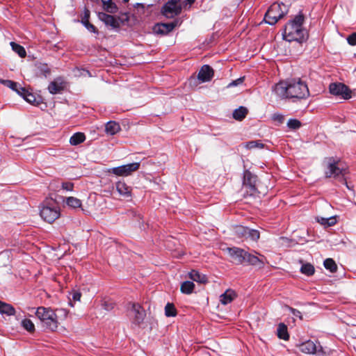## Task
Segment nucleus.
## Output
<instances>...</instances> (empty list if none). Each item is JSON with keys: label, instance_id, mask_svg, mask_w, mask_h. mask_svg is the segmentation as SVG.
Instances as JSON below:
<instances>
[{"label": "nucleus", "instance_id": "1", "mask_svg": "<svg viewBox=\"0 0 356 356\" xmlns=\"http://www.w3.org/2000/svg\"><path fill=\"white\" fill-rule=\"evenodd\" d=\"M275 92L282 99H290L293 102L306 99L309 96L307 85L300 79L280 81L275 86Z\"/></svg>", "mask_w": 356, "mask_h": 356}, {"label": "nucleus", "instance_id": "2", "mask_svg": "<svg viewBox=\"0 0 356 356\" xmlns=\"http://www.w3.org/2000/svg\"><path fill=\"white\" fill-rule=\"evenodd\" d=\"M305 16L300 13L295 17L289 21L284 27L283 38L284 40L292 42L297 41L302 42L307 38V30L303 28Z\"/></svg>", "mask_w": 356, "mask_h": 356}, {"label": "nucleus", "instance_id": "3", "mask_svg": "<svg viewBox=\"0 0 356 356\" xmlns=\"http://www.w3.org/2000/svg\"><path fill=\"white\" fill-rule=\"evenodd\" d=\"M346 174V169L341 166L339 159L337 160L334 157H329L326 159L325 177L326 178L333 177L337 179L350 189L345 177Z\"/></svg>", "mask_w": 356, "mask_h": 356}, {"label": "nucleus", "instance_id": "4", "mask_svg": "<svg viewBox=\"0 0 356 356\" xmlns=\"http://www.w3.org/2000/svg\"><path fill=\"white\" fill-rule=\"evenodd\" d=\"M60 214V207L57 196L47 198L42 203L40 209V215L41 218L49 223L56 220Z\"/></svg>", "mask_w": 356, "mask_h": 356}, {"label": "nucleus", "instance_id": "5", "mask_svg": "<svg viewBox=\"0 0 356 356\" xmlns=\"http://www.w3.org/2000/svg\"><path fill=\"white\" fill-rule=\"evenodd\" d=\"M287 13L286 6L284 3H273L264 16L266 23L270 25L275 24L277 21L282 19Z\"/></svg>", "mask_w": 356, "mask_h": 356}, {"label": "nucleus", "instance_id": "6", "mask_svg": "<svg viewBox=\"0 0 356 356\" xmlns=\"http://www.w3.org/2000/svg\"><path fill=\"white\" fill-rule=\"evenodd\" d=\"M127 309L132 314L131 319L132 325L140 327L146 316L145 310L139 303L133 302L127 303Z\"/></svg>", "mask_w": 356, "mask_h": 356}, {"label": "nucleus", "instance_id": "7", "mask_svg": "<svg viewBox=\"0 0 356 356\" xmlns=\"http://www.w3.org/2000/svg\"><path fill=\"white\" fill-rule=\"evenodd\" d=\"M257 177L246 170L243 172V188L245 190L244 197L255 196L259 193L256 187Z\"/></svg>", "mask_w": 356, "mask_h": 356}, {"label": "nucleus", "instance_id": "8", "mask_svg": "<svg viewBox=\"0 0 356 356\" xmlns=\"http://www.w3.org/2000/svg\"><path fill=\"white\" fill-rule=\"evenodd\" d=\"M330 94L340 97L343 99H349L352 97V91L342 83H332L329 86Z\"/></svg>", "mask_w": 356, "mask_h": 356}, {"label": "nucleus", "instance_id": "9", "mask_svg": "<svg viewBox=\"0 0 356 356\" xmlns=\"http://www.w3.org/2000/svg\"><path fill=\"white\" fill-rule=\"evenodd\" d=\"M140 163H132L111 169V172L118 176H128L138 170Z\"/></svg>", "mask_w": 356, "mask_h": 356}, {"label": "nucleus", "instance_id": "10", "mask_svg": "<svg viewBox=\"0 0 356 356\" xmlns=\"http://www.w3.org/2000/svg\"><path fill=\"white\" fill-rule=\"evenodd\" d=\"M67 87V82L63 77L58 76L48 86V90L52 95L62 93Z\"/></svg>", "mask_w": 356, "mask_h": 356}, {"label": "nucleus", "instance_id": "11", "mask_svg": "<svg viewBox=\"0 0 356 356\" xmlns=\"http://www.w3.org/2000/svg\"><path fill=\"white\" fill-rule=\"evenodd\" d=\"M226 250L235 264H242L245 262L247 253L245 250L237 247H232L227 248Z\"/></svg>", "mask_w": 356, "mask_h": 356}, {"label": "nucleus", "instance_id": "12", "mask_svg": "<svg viewBox=\"0 0 356 356\" xmlns=\"http://www.w3.org/2000/svg\"><path fill=\"white\" fill-rule=\"evenodd\" d=\"M181 6H176L166 2L161 8V13L166 18H173L181 13Z\"/></svg>", "mask_w": 356, "mask_h": 356}, {"label": "nucleus", "instance_id": "13", "mask_svg": "<svg viewBox=\"0 0 356 356\" xmlns=\"http://www.w3.org/2000/svg\"><path fill=\"white\" fill-rule=\"evenodd\" d=\"M178 25V20L170 23H157L154 25L153 31L159 35H167Z\"/></svg>", "mask_w": 356, "mask_h": 356}, {"label": "nucleus", "instance_id": "14", "mask_svg": "<svg viewBox=\"0 0 356 356\" xmlns=\"http://www.w3.org/2000/svg\"><path fill=\"white\" fill-rule=\"evenodd\" d=\"M318 343V346H317L316 343H314V341L308 340L300 344V350L305 354H315L317 352L323 351L322 346L320 345L319 343Z\"/></svg>", "mask_w": 356, "mask_h": 356}, {"label": "nucleus", "instance_id": "15", "mask_svg": "<svg viewBox=\"0 0 356 356\" xmlns=\"http://www.w3.org/2000/svg\"><path fill=\"white\" fill-rule=\"evenodd\" d=\"M256 253L259 255V257L247 252L245 262H247L250 265L263 267L266 261V259L264 255L260 254L258 252Z\"/></svg>", "mask_w": 356, "mask_h": 356}, {"label": "nucleus", "instance_id": "16", "mask_svg": "<svg viewBox=\"0 0 356 356\" xmlns=\"http://www.w3.org/2000/svg\"><path fill=\"white\" fill-rule=\"evenodd\" d=\"M213 70L209 65H203L198 72L197 78L201 82H207L211 81L213 76Z\"/></svg>", "mask_w": 356, "mask_h": 356}, {"label": "nucleus", "instance_id": "17", "mask_svg": "<svg viewBox=\"0 0 356 356\" xmlns=\"http://www.w3.org/2000/svg\"><path fill=\"white\" fill-rule=\"evenodd\" d=\"M98 17L99 19L106 26H110L113 29H118L120 27L119 22L111 15H108L105 13H99Z\"/></svg>", "mask_w": 356, "mask_h": 356}, {"label": "nucleus", "instance_id": "18", "mask_svg": "<svg viewBox=\"0 0 356 356\" xmlns=\"http://www.w3.org/2000/svg\"><path fill=\"white\" fill-rule=\"evenodd\" d=\"M116 190L124 198L131 197L132 189L124 181H119L116 183Z\"/></svg>", "mask_w": 356, "mask_h": 356}, {"label": "nucleus", "instance_id": "19", "mask_svg": "<svg viewBox=\"0 0 356 356\" xmlns=\"http://www.w3.org/2000/svg\"><path fill=\"white\" fill-rule=\"evenodd\" d=\"M35 315L42 323L50 316H54V311L45 307H38L35 312Z\"/></svg>", "mask_w": 356, "mask_h": 356}, {"label": "nucleus", "instance_id": "20", "mask_svg": "<svg viewBox=\"0 0 356 356\" xmlns=\"http://www.w3.org/2000/svg\"><path fill=\"white\" fill-rule=\"evenodd\" d=\"M188 277L193 281L200 284H206L208 282V279L207 276L204 274H202L199 271L195 270H192L188 273Z\"/></svg>", "mask_w": 356, "mask_h": 356}, {"label": "nucleus", "instance_id": "21", "mask_svg": "<svg viewBox=\"0 0 356 356\" xmlns=\"http://www.w3.org/2000/svg\"><path fill=\"white\" fill-rule=\"evenodd\" d=\"M36 74L38 76L47 78L51 74V70L46 63H39L35 65Z\"/></svg>", "mask_w": 356, "mask_h": 356}, {"label": "nucleus", "instance_id": "22", "mask_svg": "<svg viewBox=\"0 0 356 356\" xmlns=\"http://www.w3.org/2000/svg\"><path fill=\"white\" fill-rule=\"evenodd\" d=\"M2 84L5 86L15 91L18 95H21V92H24V88H22L18 83L11 80H1Z\"/></svg>", "mask_w": 356, "mask_h": 356}, {"label": "nucleus", "instance_id": "23", "mask_svg": "<svg viewBox=\"0 0 356 356\" xmlns=\"http://www.w3.org/2000/svg\"><path fill=\"white\" fill-rule=\"evenodd\" d=\"M74 209L76 211H84V209L82 207L81 201L74 197H68V209Z\"/></svg>", "mask_w": 356, "mask_h": 356}, {"label": "nucleus", "instance_id": "24", "mask_svg": "<svg viewBox=\"0 0 356 356\" xmlns=\"http://www.w3.org/2000/svg\"><path fill=\"white\" fill-rule=\"evenodd\" d=\"M236 296V293L233 290L228 289L220 296V301L222 305H227L234 300Z\"/></svg>", "mask_w": 356, "mask_h": 356}, {"label": "nucleus", "instance_id": "25", "mask_svg": "<svg viewBox=\"0 0 356 356\" xmlns=\"http://www.w3.org/2000/svg\"><path fill=\"white\" fill-rule=\"evenodd\" d=\"M248 110L245 106H240L233 111V118L237 121H242L248 115Z\"/></svg>", "mask_w": 356, "mask_h": 356}, {"label": "nucleus", "instance_id": "26", "mask_svg": "<svg viewBox=\"0 0 356 356\" xmlns=\"http://www.w3.org/2000/svg\"><path fill=\"white\" fill-rule=\"evenodd\" d=\"M0 314L14 316L15 314V309L11 305L0 300Z\"/></svg>", "mask_w": 356, "mask_h": 356}, {"label": "nucleus", "instance_id": "27", "mask_svg": "<svg viewBox=\"0 0 356 356\" xmlns=\"http://www.w3.org/2000/svg\"><path fill=\"white\" fill-rule=\"evenodd\" d=\"M86 140V136L82 132L74 134L70 138V143L72 145H78Z\"/></svg>", "mask_w": 356, "mask_h": 356}, {"label": "nucleus", "instance_id": "28", "mask_svg": "<svg viewBox=\"0 0 356 356\" xmlns=\"http://www.w3.org/2000/svg\"><path fill=\"white\" fill-rule=\"evenodd\" d=\"M42 323L43 326L45 327L47 329H49L52 331L55 330L57 327L56 315L55 312H54L53 316H50V318H48L47 320L42 322Z\"/></svg>", "mask_w": 356, "mask_h": 356}, {"label": "nucleus", "instance_id": "29", "mask_svg": "<svg viewBox=\"0 0 356 356\" xmlns=\"http://www.w3.org/2000/svg\"><path fill=\"white\" fill-rule=\"evenodd\" d=\"M42 323L43 326L45 327L47 329H49L52 331L55 330L57 327L56 315L55 312H54L53 316H50V318H48L47 320L42 322Z\"/></svg>", "mask_w": 356, "mask_h": 356}, {"label": "nucleus", "instance_id": "30", "mask_svg": "<svg viewBox=\"0 0 356 356\" xmlns=\"http://www.w3.org/2000/svg\"><path fill=\"white\" fill-rule=\"evenodd\" d=\"M104 9L109 13L114 14L117 13L118 8L115 3L112 1V0H102Z\"/></svg>", "mask_w": 356, "mask_h": 356}, {"label": "nucleus", "instance_id": "31", "mask_svg": "<svg viewBox=\"0 0 356 356\" xmlns=\"http://www.w3.org/2000/svg\"><path fill=\"white\" fill-rule=\"evenodd\" d=\"M105 130L107 134L114 135L120 130V127L118 123L110 121L106 123Z\"/></svg>", "mask_w": 356, "mask_h": 356}, {"label": "nucleus", "instance_id": "32", "mask_svg": "<svg viewBox=\"0 0 356 356\" xmlns=\"http://www.w3.org/2000/svg\"><path fill=\"white\" fill-rule=\"evenodd\" d=\"M248 228L242 225H235L233 227L234 233L239 238H247Z\"/></svg>", "mask_w": 356, "mask_h": 356}, {"label": "nucleus", "instance_id": "33", "mask_svg": "<svg viewBox=\"0 0 356 356\" xmlns=\"http://www.w3.org/2000/svg\"><path fill=\"white\" fill-rule=\"evenodd\" d=\"M316 220L324 227H331L337 223V219L334 216L330 218L317 217Z\"/></svg>", "mask_w": 356, "mask_h": 356}, {"label": "nucleus", "instance_id": "34", "mask_svg": "<svg viewBox=\"0 0 356 356\" xmlns=\"http://www.w3.org/2000/svg\"><path fill=\"white\" fill-rule=\"evenodd\" d=\"M277 337L280 339L284 340H288L289 339V334L288 333L287 327L284 323H280L277 327Z\"/></svg>", "mask_w": 356, "mask_h": 356}, {"label": "nucleus", "instance_id": "35", "mask_svg": "<svg viewBox=\"0 0 356 356\" xmlns=\"http://www.w3.org/2000/svg\"><path fill=\"white\" fill-rule=\"evenodd\" d=\"M195 284L193 282L185 281L181 284L180 290L182 293L191 294L193 292Z\"/></svg>", "mask_w": 356, "mask_h": 356}, {"label": "nucleus", "instance_id": "36", "mask_svg": "<svg viewBox=\"0 0 356 356\" xmlns=\"http://www.w3.org/2000/svg\"><path fill=\"white\" fill-rule=\"evenodd\" d=\"M89 17V11L87 10L85 13L84 17L82 19L81 22L85 26V27L90 31L94 33H98L97 29L88 21Z\"/></svg>", "mask_w": 356, "mask_h": 356}, {"label": "nucleus", "instance_id": "37", "mask_svg": "<svg viewBox=\"0 0 356 356\" xmlns=\"http://www.w3.org/2000/svg\"><path fill=\"white\" fill-rule=\"evenodd\" d=\"M10 45L11 46L12 49L17 54L19 57L24 58L26 56V52L24 47L15 43V42H10Z\"/></svg>", "mask_w": 356, "mask_h": 356}, {"label": "nucleus", "instance_id": "38", "mask_svg": "<svg viewBox=\"0 0 356 356\" xmlns=\"http://www.w3.org/2000/svg\"><path fill=\"white\" fill-rule=\"evenodd\" d=\"M324 266L327 270H329L331 273H334L337 270V266L335 261L330 258L326 259L324 261Z\"/></svg>", "mask_w": 356, "mask_h": 356}, {"label": "nucleus", "instance_id": "39", "mask_svg": "<svg viewBox=\"0 0 356 356\" xmlns=\"http://www.w3.org/2000/svg\"><path fill=\"white\" fill-rule=\"evenodd\" d=\"M300 271L302 273H303L307 276H310L314 273L315 270H314V266L312 265L311 264L308 263V264H303L301 266Z\"/></svg>", "mask_w": 356, "mask_h": 356}, {"label": "nucleus", "instance_id": "40", "mask_svg": "<svg viewBox=\"0 0 356 356\" xmlns=\"http://www.w3.org/2000/svg\"><path fill=\"white\" fill-rule=\"evenodd\" d=\"M165 314L168 317L175 316L177 315V309L172 303H167L165 307Z\"/></svg>", "mask_w": 356, "mask_h": 356}, {"label": "nucleus", "instance_id": "41", "mask_svg": "<svg viewBox=\"0 0 356 356\" xmlns=\"http://www.w3.org/2000/svg\"><path fill=\"white\" fill-rule=\"evenodd\" d=\"M21 325L23 328L29 332H33L35 330V326L33 322L27 318H25L22 321Z\"/></svg>", "mask_w": 356, "mask_h": 356}, {"label": "nucleus", "instance_id": "42", "mask_svg": "<svg viewBox=\"0 0 356 356\" xmlns=\"http://www.w3.org/2000/svg\"><path fill=\"white\" fill-rule=\"evenodd\" d=\"M20 96L29 103L33 104L36 101L35 97L32 93L28 92L25 88L24 92H21Z\"/></svg>", "mask_w": 356, "mask_h": 356}, {"label": "nucleus", "instance_id": "43", "mask_svg": "<svg viewBox=\"0 0 356 356\" xmlns=\"http://www.w3.org/2000/svg\"><path fill=\"white\" fill-rule=\"evenodd\" d=\"M260 237L259 232L257 229H250L248 228L247 232V238H250L252 241H257Z\"/></svg>", "mask_w": 356, "mask_h": 356}, {"label": "nucleus", "instance_id": "44", "mask_svg": "<svg viewBox=\"0 0 356 356\" xmlns=\"http://www.w3.org/2000/svg\"><path fill=\"white\" fill-rule=\"evenodd\" d=\"M301 122L297 119H289L287 122V126L291 129H298L301 127Z\"/></svg>", "mask_w": 356, "mask_h": 356}, {"label": "nucleus", "instance_id": "45", "mask_svg": "<svg viewBox=\"0 0 356 356\" xmlns=\"http://www.w3.org/2000/svg\"><path fill=\"white\" fill-rule=\"evenodd\" d=\"M115 302L111 300H104L102 302V307L106 311H111L115 307Z\"/></svg>", "mask_w": 356, "mask_h": 356}, {"label": "nucleus", "instance_id": "46", "mask_svg": "<svg viewBox=\"0 0 356 356\" xmlns=\"http://www.w3.org/2000/svg\"><path fill=\"white\" fill-rule=\"evenodd\" d=\"M263 147L264 144L255 140L250 141L246 145V147L248 149H252L255 147L262 148Z\"/></svg>", "mask_w": 356, "mask_h": 356}, {"label": "nucleus", "instance_id": "47", "mask_svg": "<svg viewBox=\"0 0 356 356\" xmlns=\"http://www.w3.org/2000/svg\"><path fill=\"white\" fill-rule=\"evenodd\" d=\"M72 72L75 76H86L89 73L88 71L79 68H74Z\"/></svg>", "mask_w": 356, "mask_h": 356}, {"label": "nucleus", "instance_id": "48", "mask_svg": "<svg viewBox=\"0 0 356 356\" xmlns=\"http://www.w3.org/2000/svg\"><path fill=\"white\" fill-rule=\"evenodd\" d=\"M347 42L351 46L356 45V32H354L347 37Z\"/></svg>", "mask_w": 356, "mask_h": 356}, {"label": "nucleus", "instance_id": "49", "mask_svg": "<svg viewBox=\"0 0 356 356\" xmlns=\"http://www.w3.org/2000/svg\"><path fill=\"white\" fill-rule=\"evenodd\" d=\"M272 119L279 124H282L284 120V116L280 113H274L272 116Z\"/></svg>", "mask_w": 356, "mask_h": 356}, {"label": "nucleus", "instance_id": "50", "mask_svg": "<svg viewBox=\"0 0 356 356\" xmlns=\"http://www.w3.org/2000/svg\"><path fill=\"white\" fill-rule=\"evenodd\" d=\"M244 77H240L234 81H232L231 83H229V85L227 86L228 88H230V87H234V86H238L240 84H241L243 81H244Z\"/></svg>", "mask_w": 356, "mask_h": 356}, {"label": "nucleus", "instance_id": "51", "mask_svg": "<svg viewBox=\"0 0 356 356\" xmlns=\"http://www.w3.org/2000/svg\"><path fill=\"white\" fill-rule=\"evenodd\" d=\"M289 310L291 311V312L292 313V314L294 316L298 317L301 320L302 319V316L301 314V312L299 310L292 308V307H289Z\"/></svg>", "mask_w": 356, "mask_h": 356}, {"label": "nucleus", "instance_id": "52", "mask_svg": "<svg viewBox=\"0 0 356 356\" xmlns=\"http://www.w3.org/2000/svg\"><path fill=\"white\" fill-rule=\"evenodd\" d=\"M81 293L79 291H74L72 293V300L74 301H80Z\"/></svg>", "mask_w": 356, "mask_h": 356}, {"label": "nucleus", "instance_id": "53", "mask_svg": "<svg viewBox=\"0 0 356 356\" xmlns=\"http://www.w3.org/2000/svg\"><path fill=\"white\" fill-rule=\"evenodd\" d=\"M180 1H181V0H169L167 2H169L171 4L176 5V6H181Z\"/></svg>", "mask_w": 356, "mask_h": 356}, {"label": "nucleus", "instance_id": "54", "mask_svg": "<svg viewBox=\"0 0 356 356\" xmlns=\"http://www.w3.org/2000/svg\"><path fill=\"white\" fill-rule=\"evenodd\" d=\"M134 6L136 8H139V7H141L142 8H145L144 5L143 3H137Z\"/></svg>", "mask_w": 356, "mask_h": 356}, {"label": "nucleus", "instance_id": "55", "mask_svg": "<svg viewBox=\"0 0 356 356\" xmlns=\"http://www.w3.org/2000/svg\"><path fill=\"white\" fill-rule=\"evenodd\" d=\"M73 188V184L71 182H68V191H72Z\"/></svg>", "mask_w": 356, "mask_h": 356}, {"label": "nucleus", "instance_id": "56", "mask_svg": "<svg viewBox=\"0 0 356 356\" xmlns=\"http://www.w3.org/2000/svg\"><path fill=\"white\" fill-rule=\"evenodd\" d=\"M187 2L189 3V4H192L195 2V0H186Z\"/></svg>", "mask_w": 356, "mask_h": 356}, {"label": "nucleus", "instance_id": "57", "mask_svg": "<svg viewBox=\"0 0 356 356\" xmlns=\"http://www.w3.org/2000/svg\"><path fill=\"white\" fill-rule=\"evenodd\" d=\"M63 189H67V183H63Z\"/></svg>", "mask_w": 356, "mask_h": 356}, {"label": "nucleus", "instance_id": "58", "mask_svg": "<svg viewBox=\"0 0 356 356\" xmlns=\"http://www.w3.org/2000/svg\"><path fill=\"white\" fill-rule=\"evenodd\" d=\"M68 305H70L71 307L74 306L73 303L71 301L68 302Z\"/></svg>", "mask_w": 356, "mask_h": 356}, {"label": "nucleus", "instance_id": "59", "mask_svg": "<svg viewBox=\"0 0 356 356\" xmlns=\"http://www.w3.org/2000/svg\"><path fill=\"white\" fill-rule=\"evenodd\" d=\"M124 2L127 3L129 1V0H123Z\"/></svg>", "mask_w": 356, "mask_h": 356}, {"label": "nucleus", "instance_id": "60", "mask_svg": "<svg viewBox=\"0 0 356 356\" xmlns=\"http://www.w3.org/2000/svg\"><path fill=\"white\" fill-rule=\"evenodd\" d=\"M62 199H63V197H58V200H62Z\"/></svg>", "mask_w": 356, "mask_h": 356}]
</instances>
